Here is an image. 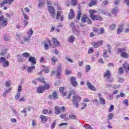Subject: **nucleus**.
<instances>
[{"instance_id":"nucleus-1","label":"nucleus","mask_w":129,"mask_h":129,"mask_svg":"<svg viewBox=\"0 0 129 129\" xmlns=\"http://www.w3.org/2000/svg\"><path fill=\"white\" fill-rule=\"evenodd\" d=\"M73 97V100L72 101H76V102H80L81 101V97H80L79 96L76 95V91L73 90L70 92H68V95L66 97V98L67 99H70L71 97V96L73 95H74Z\"/></svg>"},{"instance_id":"nucleus-2","label":"nucleus","mask_w":129,"mask_h":129,"mask_svg":"<svg viewBox=\"0 0 129 129\" xmlns=\"http://www.w3.org/2000/svg\"><path fill=\"white\" fill-rule=\"evenodd\" d=\"M89 13L90 14V17L92 21H101L102 20V17L96 16L93 14L97 13L96 10L91 9L89 11Z\"/></svg>"},{"instance_id":"nucleus-3","label":"nucleus","mask_w":129,"mask_h":129,"mask_svg":"<svg viewBox=\"0 0 129 129\" xmlns=\"http://www.w3.org/2000/svg\"><path fill=\"white\" fill-rule=\"evenodd\" d=\"M60 72H61V65H58L57 67V70L56 71H53L51 72V76H55L56 78H59L60 77Z\"/></svg>"},{"instance_id":"nucleus-4","label":"nucleus","mask_w":129,"mask_h":129,"mask_svg":"<svg viewBox=\"0 0 129 129\" xmlns=\"http://www.w3.org/2000/svg\"><path fill=\"white\" fill-rule=\"evenodd\" d=\"M8 19L5 18L4 16H1L0 17V25L1 27L5 28V27L8 26Z\"/></svg>"},{"instance_id":"nucleus-5","label":"nucleus","mask_w":129,"mask_h":129,"mask_svg":"<svg viewBox=\"0 0 129 129\" xmlns=\"http://www.w3.org/2000/svg\"><path fill=\"white\" fill-rule=\"evenodd\" d=\"M117 52L118 53H121V57H123V58H127L129 57L128 53L125 52V49L124 48H119L117 50Z\"/></svg>"},{"instance_id":"nucleus-6","label":"nucleus","mask_w":129,"mask_h":129,"mask_svg":"<svg viewBox=\"0 0 129 129\" xmlns=\"http://www.w3.org/2000/svg\"><path fill=\"white\" fill-rule=\"evenodd\" d=\"M110 76V72L109 71V70H107L104 73V77L107 79V81L108 82H113V79H111Z\"/></svg>"},{"instance_id":"nucleus-7","label":"nucleus","mask_w":129,"mask_h":129,"mask_svg":"<svg viewBox=\"0 0 129 129\" xmlns=\"http://www.w3.org/2000/svg\"><path fill=\"white\" fill-rule=\"evenodd\" d=\"M48 12L51 18H55V17H56V11H55V8H54L53 6L48 7Z\"/></svg>"},{"instance_id":"nucleus-8","label":"nucleus","mask_w":129,"mask_h":129,"mask_svg":"<svg viewBox=\"0 0 129 129\" xmlns=\"http://www.w3.org/2000/svg\"><path fill=\"white\" fill-rule=\"evenodd\" d=\"M15 0H3V2L0 4V7L2 8L5 5H12Z\"/></svg>"},{"instance_id":"nucleus-9","label":"nucleus","mask_w":129,"mask_h":129,"mask_svg":"<svg viewBox=\"0 0 129 129\" xmlns=\"http://www.w3.org/2000/svg\"><path fill=\"white\" fill-rule=\"evenodd\" d=\"M24 68L27 69V71L28 73H31L34 71L35 68H36V66H32L31 67H28L26 65L24 66Z\"/></svg>"},{"instance_id":"nucleus-10","label":"nucleus","mask_w":129,"mask_h":129,"mask_svg":"<svg viewBox=\"0 0 129 129\" xmlns=\"http://www.w3.org/2000/svg\"><path fill=\"white\" fill-rule=\"evenodd\" d=\"M56 19L57 20H60L62 22L64 19L63 15H62V12L57 11L56 13Z\"/></svg>"},{"instance_id":"nucleus-11","label":"nucleus","mask_w":129,"mask_h":129,"mask_svg":"<svg viewBox=\"0 0 129 129\" xmlns=\"http://www.w3.org/2000/svg\"><path fill=\"white\" fill-rule=\"evenodd\" d=\"M86 85L90 90H92L93 91H96V89H95V87H94V86H93L91 83L87 82Z\"/></svg>"},{"instance_id":"nucleus-12","label":"nucleus","mask_w":129,"mask_h":129,"mask_svg":"<svg viewBox=\"0 0 129 129\" xmlns=\"http://www.w3.org/2000/svg\"><path fill=\"white\" fill-rule=\"evenodd\" d=\"M29 62L31 63V64H33V65H36V58L33 56H30L28 59Z\"/></svg>"},{"instance_id":"nucleus-13","label":"nucleus","mask_w":129,"mask_h":129,"mask_svg":"<svg viewBox=\"0 0 129 129\" xmlns=\"http://www.w3.org/2000/svg\"><path fill=\"white\" fill-rule=\"evenodd\" d=\"M49 46H51V42L50 40H47L44 42V49L45 50H48L49 49Z\"/></svg>"},{"instance_id":"nucleus-14","label":"nucleus","mask_w":129,"mask_h":129,"mask_svg":"<svg viewBox=\"0 0 129 129\" xmlns=\"http://www.w3.org/2000/svg\"><path fill=\"white\" fill-rule=\"evenodd\" d=\"M17 58V60L19 62H20V63H22V62H24V61H25V58H24V56L18 54L16 56Z\"/></svg>"},{"instance_id":"nucleus-15","label":"nucleus","mask_w":129,"mask_h":129,"mask_svg":"<svg viewBox=\"0 0 129 129\" xmlns=\"http://www.w3.org/2000/svg\"><path fill=\"white\" fill-rule=\"evenodd\" d=\"M44 91L45 89L44 88V87L42 86H40L37 88V92L38 94L43 93V92H44Z\"/></svg>"},{"instance_id":"nucleus-16","label":"nucleus","mask_w":129,"mask_h":129,"mask_svg":"<svg viewBox=\"0 0 129 129\" xmlns=\"http://www.w3.org/2000/svg\"><path fill=\"white\" fill-rule=\"evenodd\" d=\"M44 5H45L44 0H39L38 4V8H39V9H43V7H44Z\"/></svg>"},{"instance_id":"nucleus-17","label":"nucleus","mask_w":129,"mask_h":129,"mask_svg":"<svg viewBox=\"0 0 129 129\" xmlns=\"http://www.w3.org/2000/svg\"><path fill=\"white\" fill-rule=\"evenodd\" d=\"M74 18V11L72 9H70V14L69 15V20H72Z\"/></svg>"},{"instance_id":"nucleus-18","label":"nucleus","mask_w":129,"mask_h":129,"mask_svg":"<svg viewBox=\"0 0 129 129\" xmlns=\"http://www.w3.org/2000/svg\"><path fill=\"white\" fill-rule=\"evenodd\" d=\"M123 66L125 70V71L127 73H128V70H129V64L127 63V62L125 61L124 64H123Z\"/></svg>"},{"instance_id":"nucleus-19","label":"nucleus","mask_w":129,"mask_h":129,"mask_svg":"<svg viewBox=\"0 0 129 129\" xmlns=\"http://www.w3.org/2000/svg\"><path fill=\"white\" fill-rule=\"evenodd\" d=\"M59 92H60L61 96H66L67 95V92H64V88L63 87L59 88Z\"/></svg>"},{"instance_id":"nucleus-20","label":"nucleus","mask_w":129,"mask_h":129,"mask_svg":"<svg viewBox=\"0 0 129 129\" xmlns=\"http://www.w3.org/2000/svg\"><path fill=\"white\" fill-rule=\"evenodd\" d=\"M88 20V17H87V16L85 15H84L82 17L81 22L82 23H83L84 24L87 22Z\"/></svg>"},{"instance_id":"nucleus-21","label":"nucleus","mask_w":129,"mask_h":129,"mask_svg":"<svg viewBox=\"0 0 129 129\" xmlns=\"http://www.w3.org/2000/svg\"><path fill=\"white\" fill-rule=\"evenodd\" d=\"M40 118L41 120V122L42 123H45L47 121V116L41 115L40 116Z\"/></svg>"},{"instance_id":"nucleus-22","label":"nucleus","mask_w":129,"mask_h":129,"mask_svg":"<svg viewBox=\"0 0 129 129\" xmlns=\"http://www.w3.org/2000/svg\"><path fill=\"white\" fill-rule=\"evenodd\" d=\"M55 113V114H60L61 113V110H60V107L58 106H56L54 107Z\"/></svg>"},{"instance_id":"nucleus-23","label":"nucleus","mask_w":129,"mask_h":129,"mask_svg":"<svg viewBox=\"0 0 129 129\" xmlns=\"http://www.w3.org/2000/svg\"><path fill=\"white\" fill-rule=\"evenodd\" d=\"M75 39L76 38H75V37H74V36L71 35L68 38L69 43H73V42L75 41Z\"/></svg>"},{"instance_id":"nucleus-24","label":"nucleus","mask_w":129,"mask_h":129,"mask_svg":"<svg viewBox=\"0 0 129 129\" xmlns=\"http://www.w3.org/2000/svg\"><path fill=\"white\" fill-rule=\"evenodd\" d=\"M117 13H118V9L117 7H115L111 11V14H112V15H116Z\"/></svg>"},{"instance_id":"nucleus-25","label":"nucleus","mask_w":129,"mask_h":129,"mask_svg":"<svg viewBox=\"0 0 129 129\" xmlns=\"http://www.w3.org/2000/svg\"><path fill=\"white\" fill-rule=\"evenodd\" d=\"M4 68H8L10 66V61L6 60L4 63H2Z\"/></svg>"},{"instance_id":"nucleus-26","label":"nucleus","mask_w":129,"mask_h":129,"mask_svg":"<svg viewBox=\"0 0 129 129\" xmlns=\"http://www.w3.org/2000/svg\"><path fill=\"white\" fill-rule=\"evenodd\" d=\"M49 113V114H51L52 113V110L50 109L49 111L47 109H44L43 110V114H47Z\"/></svg>"},{"instance_id":"nucleus-27","label":"nucleus","mask_w":129,"mask_h":129,"mask_svg":"<svg viewBox=\"0 0 129 129\" xmlns=\"http://www.w3.org/2000/svg\"><path fill=\"white\" fill-rule=\"evenodd\" d=\"M96 4H97V1H96V0L91 1L89 4V7H93V6H95Z\"/></svg>"},{"instance_id":"nucleus-28","label":"nucleus","mask_w":129,"mask_h":129,"mask_svg":"<svg viewBox=\"0 0 129 129\" xmlns=\"http://www.w3.org/2000/svg\"><path fill=\"white\" fill-rule=\"evenodd\" d=\"M23 40H24V42H26L27 43H29L31 41V37H30L29 36H25L23 38Z\"/></svg>"},{"instance_id":"nucleus-29","label":"nucleus","mask_w":129,"mask_h":129,"mask_svg":"<svg viewBox=\"0 0 129 129\" xmlns=\"http://www.w3.org/2000/svg\"><path fill=\"white\" fill-rule=\"evenodd\" d=\"M52 98L54 100L58 99V95L57 94V92L55 91L52 93Z\"/></svg>"},{"instance_id":"nucleus-30","label":"nucleus","mask_w":129,"mask_h":129,"mask_svg":"<svg viewBox=\"0 0 129 129\" xmlns=\"http://www.w3.org/2000/svg\"><path fill=\"white\" fill-rule=\"evenodd\" d=\"M22 57H25V58H28V57H30L31 53L29 52H24L22 54Z\"/></svg>"},{"instance_id":"nucleus-31","label":"nucleus","mask_w":129,"mask_h":129,"mask_svg":"<svg viewBox=\"0 0 129 129\" xmlns=\"http://www.w3.org/2000/svg\"><path fill=\"white\" fill-rule=\"evenodd\" d=\"M28 37H29L31 38L32 36H33V34H34V31L33 30H30L27 33Z\"/></svg>"},{"instance_id":"nucleus-32","label":"nucleus","mask_w":129,"mask_h":129,"mask_svg":"<svg viewBox=\"0 0 129 129\" xmlns=\"http://www.w3.org/2000/svg\"><path fill=\"white\" fill-rule=\"evenodd\" d=\"M6 61H7V58L4 56L0 57V63L1 64H3Z\"/></svg>"},{"instance_id":"nucleus-33","label":"nucleus","mask_w":129,"mask_h":129,"mask_svg":"<svg viewBox=\"0 0 129 129\" xmlns=\"http://www.w3.org/2000/svg\"><path fill=\"white\" fill-rule=\"evenodd\" d=\"M92 46L94 47L95 48H98V47H99V45H98V43L97 42H92Z\"/></svg>"},{"instance_id":"nucleus-34","label":"nucleus","mask_w":129,"mask_h":129,"mask_svg":"<svg viewBox=\"0 0 129 129\" xmlns=\"http://www.w3.org/2000/svg\"><path fill=\"white\" fill-rule=\"evenodd\" d=\"M99 101L102 105L105 104V99L103 98H100Z\"/></svg>"},{"instance_id":"nucleus-35","label":"nucleus","mask_w":129,"mask_h":129,"mask_svg":"<svg viewBox=\"0 0 129 129\" xmlns=\"http://www.w3.org/2000/svg\"><path fill=\"white\" fill-rule=\"evenodd\" d=\"M116 28V25L114 24H112L110 25L109 29L111 30H115V28Z\"/></svg>"},{"instance_id":"nucleus-36","label":"nucleus","mask_w":129,"mask_h":129,"mask_svg":"<svg viewBox=\"0 0 129 129\" xmlns=\"http://www.w3.org/2000/svg\"><path fill=\"white\" fill-rule=\"evenodd\" d=\"M58 61V58L56 57V56H53L51 58V62L52 63H56Z\"/></svg>"},{"instance_id":"nucleus-37","label":"nucleus","mask_w":129,"mask_h":129,"mask_svg":"<svg viewBox=\"0 0 129 129\" xmlns=\"http://www.w3.org/2000/svg\"><path fill=\"white\" fill-rule=\"evenodd\" d=\"M123 29V27H122V25H120L118 29L117 34H120V33L122 32Z\"/></svg>"},{"instance_id":"nucleus-38","label":"nucleus","mask_w":129,"mask_h":129,"mask_svg":"<svg viewBox=\"0 0 129 129\" xmlns=\"http://www.w3.org/2000/svg\"><path fill=\"white\" fill-rule=\"evenodd\" d=\"M114 116V114H113V113H111L108 114V119L109 120H110V119H111L112 118H113Z\"/></svg>"},{"instance_id":"nucleus-39","label":"nucleus","mask_w":129,"mask_h":129,"mask_svg":"<svg viewBox=\"0 0 129 129\" xmlns=\"http://www.w3.org/2000/svg\"><path fill=\"white\" fill-rule=\"evenodd\" d=\"M20 97H21V93H17L15 96V99L16 100H19Z\"/></svg>"},{"instance_id":"nucleus-40","label":"nucleus","mask_w":129,"mask_h":129,"mask_svg":"<svg viewBox=\"0 0 129 129\" xmlns=\"http://www.w3.org/2000/svg\"><path fill=\"white\" fill-rule=\"evenodd\" d=\"M52 41L53 42V43L55 44V45H58L59 44L60 42H59V41L57 40L56 38H52Z\"/></svg>"},{"instance_id":"nucleus-41","label":"nucleus","mask_w":129,"mask_h":129,"mask_svg":"<svg viewBox=\"0 0 129 129\" xmlns=\"http://www.w3.org/2000/svg\"><path fill=\"white\" fill-rule=\"evenodd\" d=\"M107 51H106V49L104 50L103 51V57L104 58H108V55H107Z\"/></svg>"},{"instance_id":"nucleus-42","label":"nucleus","mask_w":129,"mask_h":129,"mask_svg":"<svg viewBox=\"0 0 129 129\" xmlns=\"http://www.w3.org/2000/svg\"><path fill=\"white\" fill-rule=\"evenodd\" d=\"M11 90H12V88H9V90L6 91V92L3 93L4 97H6L7 94H8V93H9V92L11 91Z\"/></svg>"},{"instance_id":"nucleus-43","label":"nucleus","mask_w":129,"mask_h":129,"mask_svg":"<svg viewBox=\"0 0 129 129\" xmlns=\"http://www.w3.org/2000/svg\"><path fill=\"white\" fill-rule=\"evenodd\" d=\"M118 73L120 75L123 74V69H122V68H120L118 70Z\"/></svg>"},{"instance_id":"nucleus-44","label":"nucleus","mask_w":129,"mask_h":129,"mask_svg":"<svg viewBox=\"0 0 129 129\" xmlns=\"http://www.w3.org/2000/svg\"><path fill=\"white\" fill-rule=\"evenodd\" d=\"M73 32L74 34H75V35H76L77 36H78L79 34H80V31L76 30V29H73Z\"/></svg>"},{"instance_id":"nucleus-45","label":"nucleus","mask_w":129,"mask_h":129,"mask_svg":"<svg viewBox=\"0 0 129 129\" xmlns=\"http://www.w3.org/2000/svg\"><path fill=\"white\" fill-rule=\"evenodd\" d=\"M78 102H79L73 101V104L75 106L76 108H78V106L79 105Z\"/></svg>"},{"instance_id":"nucleus-46","label":"nucleus","mask_w":129,"mask_h":129,"mask_svg":"<svg viewBox=\"0 0 129 129\" xmlns=\"http://www.w3.org/2000/svg\"><path fill=\"white\" fill-rule=\"evenodd\" d=\"M27 99H26V97H23L21 98L19 100V101H20V102H25V101H26Z\"/></svg>"},{"instance_id":"nucleus-47","label":"nucleus","mask_w":129,"mask_h":129,"mask_svg":"<svg viewBox=\"0 0 129 129\" xmlns=\"http://www.w3.org/2000/svg\"><path fill=\"white\" fill-rule=\"evenodd\" d=\"M114 109V106H113V105H111L109 108L108 111L109 112H112V110H113Z\"/></svg>"},{"instance_id":"nucleus-48","label":"nucleus","mask_w":129,"mask_h":129,"mask_svg":"<svg viewBox=\"0 0 129 129\" xmlns=\"http://www.w3.org/2000/svg\"><path fill=\"white\" fill-rule=\"evenodd\" d=\"M38 80L39 81V82H41V83H45V81L44 80V78L43 77L38 78Z\"/></svg>"},{"instance_id":"nucleus-49","label":"nucleus","mask_w":129,"mask_h":129,"mask_svg":"<svg viewBox=\"0 0 129 129\" xmlns=\"http://www.w3.org/2000/svg\"><path fill=\"white\" fill-rule=\"evenodd\" d=\"M80 17H81V11L80 10L78 11V13L77 16V19H78V20H80Z\"/></svg>"},{"instance_id":"nucleus-50","label":"nucleus","mask_w":129,"mask_h":129,"mask_svg":"<svg viewBox=\"0 0 129 129\" xmlns=\"http://www.w3.org/2000/svg\"><path fill=\"white\" fill-rule=\"evenodd\" d=\"M91 69V67L90 65H87L86 66V72H89L90 69Z\"/></svg>"},{"instance_id":"nucleus-51","label":"nucleus","mask_w":129,"mask_h":129,"mask_svg":"<svg viewBox=\"0 0 129 129\" xmlns=\"http://www.w3.org/2000/svg\"><path fill=\"white\" fill-rule=\"evenodd\" d=\"M7 50L6 49L5 50H3V51H2L1 53H0V55L1 56H5V55L6 54H7Z\"/></svg>"},{"instance_id":"nucleus-52","label":"nucleus","mask_w":129,"mask_h":129,"mask_svg":"<svg viewBox=\"0 0 129 129\" xmlns=\"http://www.w3.org/2000/svg\"><path fill=\"white\" fill-rule=\"evenodd\" d=\"M77 4V0H72V5L73 6H76Z\"/></svg>"},{"instance_id":"nucleus-53","label":"nucleus","mask_w":129,"mask_h":129,"mask_svg":"<svg viewBox=\"0 0 129 129\" xmlns=\"http://www.w3.org/2000/svg\"><path fill=\"white\" fill-rule=\"evenodd\" d=\"M4 38L5 41H9V40H10V36L8 35H5Z\"/></svg>"},{"instance_id":"nucleus-54","label":"nucleus","mask_w":129,"mask_h":129,"mask_svg":"<svg viewBox=\"0 0 129 129\" xmlns=\"http://www.w3.org/2000/svg\"><path fill=\"white\" fill-rule=\"evenodd\" d=\"M43 71L44 73H49L50 70L49 69V68H46L43 69Z\"/></svg>"},{"instance_id":"nucleus-55","label":"nucleus","mask_w":129,"mask_h":129,"mask_svg":"<svg viewBox=\"0 0 129 129\" xmlns=\"http://www.w3.org/2000/svg\"><path fill=\"white\" fill-rule=\"evenodd\" d=\"M16 39L17 41H21V34L16 35Z\"/></svg>"},{"instance_id":"nucleus-56","label":"nucleus","mask_w":129,"mask_h":129,"mask_svg":"<svg viewBox=\"0 0 129 129\" xmlns=\"http://www.w3.org/2000/svg\"><path fill=\"white\" fill-rule=\"evenodd\" d=\"M69 118H71V119H76V115H69Z\"/></svg>"},{"instance_id":"nucleus-57","label":"nucleus","mask_w":129,"mask_h":129,"mask_svg":"<svg viewBox=\"0 0 129 129\" xmlns=\"http://www.w3.org/2000/svg\"><path fill=\"white\" fill-rule=\"evenodd\" d=\"M43 88L44 89V90H48V89L50 88V85H45Z\"/></svg>"},{"instance_id":"nucleus-58","label":"nucleus","mask_w":129,"mask_h":129,"mask_svg":"<svg viewBox=\"0 0 129 129\" xmlns=\"http://www.w3.org/2000/svg\"><path fill=\"white\" fill-rule=\"evenodd\" d=\"M123 103L124 104H125L126 106H128V100L125 99L123 100Z\"/></svg>"},{"instance_id":"nucleus-59","label":"nucleus","mask_w":129,"mask_h":129,"mask_svg":"<svg viewBox=\"0 0 129 129\" xmlns=\"http://www.w3.org/2000/svg\"><path fill=\"white\" fill-rule=\"evenodd\" d=\"M76 82V79L74 77H72L71 78V83H73V82Z\"/></svg>"},{"instance_id":"nucleus-60","label":"nucleus","mask_w":129,"mask_h":129,"mask_svg":"<svg viewBox=\"0 0 129 129\" xmlns=\"http://www.w3.org/2000/svg\"><path fill=\"white\" fill-rule=\"evenodd\" d=\"M55 126H56V121H54L53 123L51 124V129L54 128Z\"/></svg>"},{"instance_id":"nucleus-61","label":"nucleus","mask_w":129,"mask_h":129,"mask_svg":"<svg viewBox=\"0 0 129 129\" xmlns=\"http://www.w3.org/2000/svg\"><path fill=\"white\" fill-rule=\"evenodd\" d=\"M22 86H19L18 88V93H21V91H22Z\"/></svg>"},{"instance_id":"nucleus-62","label":"nucleus","mask_w":129,"mask_h":129,"mask_svg":"<svg viewBox=\"0 0 129 129\" xmlns=\"http://www.w3.org/2000/svg\"><path fill=\"white\" fill-rule=\"evenodd\" d=\"M60 111H61L62 112H64V111H65V110H66V109L65 108V106H61L60 108Z\"/></svg>"},{"instance_id":"nucleus-63","label":"nucleus","mask_w":129,"mask_h":129,"mask_svg":"<svg viewBox=\"0 0 129 129\" xmlns=\"http://www.w3.org/2000/svg\"><path fill=\"white\" fill-rule=\"evenodd\" d=\"M84 127L85 129H93L92 127H91V126H90V125L88 124L84 126Z\"/></svg>"},{"instance_id":"nucleus-64","label":"nucleus","mask_w":129,"mask_h":129,"mask_svg":"<svg viewBox=\"0 0 129 129\" xmlns=\"http://www.w3.org/2000/svg\"><path fill=\"white\" fill-rule=\"evenodd\" d=\"M71 73H72V71H70L68 70H67L66 71V75H70V74H71Z\"/></svg>"}]
</instances>
